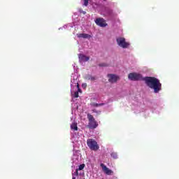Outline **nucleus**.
Listing matches in <instances>:
<instances>
[{
    "instance_id": "1",
    "label": "nucleus",
    "mask_w": 179,
    "mask_h": 179,
    "mask_svg": "<svg viewBox=\"0 0 179 179\" xmlns=\"http://www.w3.org/2000/svg\"><path fill=\"white\" fill-rule=\"evenodd\" d=\"M128 79L133 82L138 80L145 82V85H147L150 89L154 90V93H159V92L162 90V83L160 80L155 77H143L142 74L138 73H130L128 75Z\"/></svg>"
},
{
    "instance_id": "2",
    "label": "nucleus",
    "mask_w": 179,
    "mask_h": 179,
    "mask_svg": "<svg viewBox=\"0 0 179 179\" xmlns=\"http://www.w3.org/2000/svg\"><path fill=\"white\" fill-rule=\"evenodd\" d=\"M87 117L89 121L87 128H89V129H96V128L99 127V123H97L96 119H94V117H93V115L90 113H88Z\"/></svg>"
},
{
    "instance_id": "3",
    "label": "nucleus",
    "mask_w": 179,
    "mask_h": 179,
    "mask_svg": "<svg viewBox=\"0 0 179 179\" xmlns=\"http://www.w3.org/2000/svg\"><path fill=\"white\" fill-rule=\"evenodd\" d=\"M87 145L91 150H99V144H97V142L94 139H88L87 140Z\"/></svg>"
},
{
    "instance_id": "4",
    "label": "nucleus",
    "mask_w": 179,
    "mask_h": 179,
    "mask_svg": "<svg viewBox=\"0 0 179 179\" xmlns=\"http://www.w3.org/2000/svg\"><path fill=\"white\" fill-rule=\"evenodd\" d=\"M116 41L119 47L122 48H128L129 47V43L125 41V38L119 37L116 39Z\"/></svg>"
},
{
    "instance_id": "5",
    "label": "nucleus",
    "mask_w": 179,
    "mask_h": 179,
    "mask_svg": "<svg viewBox=\"0 0 179 179\" xmlns=\"http://www.w3.org/2000/svg\"><path fill=\"white\" fill-rule=\"evenodd\" d=\"M108 78L110 83H117V81L120 80V77L115 74H108Z\"/></svg>"
},
{
    "instance_id": "6",
    "label": "nucleus",
    "mask_w": 179,
    "mask_h": 179,
    "mask_svg": "<svg viewBox=\"0 0 179 179\" xmlns=\"http://www.w3.org/2000/svg\"><path fill=\"white\" fill-rule=\"evenodd\" d=\"M95 23L96 24H97V26H100V27H106V26H107V23H106V20H104V19L103 18H97L95 20Z\"/></svg>"
},
{
    "instance_id": "7",
    "label": "nucleus",
    "mask_w": 179,
    "mask_h": 179,
    "mask_svg": "<svg viewBox=\"0 0 179 179\" xmlns=\"http://www.w3.org/2000/svg\"><path fill=\"white\" fill-rule=\"evenodd\" d=\"M101 167H102V170L105 174H107V176H111L113 174V171L108 169L104 164H101Z\"/></svg>"
},
{
    "instance_id": "8",
    "label": "nucleus",
    "mask_w": 179,
    "mask_h": 179,
    "mask_svg": "<svg viewBox=\"0 0 179 179\" xmlns=\"http://www.w3.org/2000/svg\"><path fill=\"white\" fill-rule=\"evenodd\" d=\"M78 58H79L80 61H81L82 62H87V61H89V59H90V57H89L83 54H80L78 56Z\"/></svg>"
},
{
    "instance_id": "9",
    "label": "nucleus",
    "mask_w": 179,
    "mask_h": 179,
    "mask_svg": "<svg viewBox=\"0 0 179 179\" xmlns=\"http://www.w3.org/2000/svg\"><path fill=\"white\" fill-rule=\"evenodd\" d=\"M77 37H78V38H92V36L88 34H78Z\"/></svg>"
},
{
    "instance_id": "10",
    "label": "nucleus",
    "mask_w": 179,
    "mask_h": 179,
    "mask_svg": "<svg viewBox=\"0 0 179 179\" xmlns=\"http://www.w3.org/2000/svg\"><path fill=\"white\" fill-rule=\"evenodd\" d=\"M85 78L87 79V80H91L92 82H94V80H96V79H97L96 77L92 76L90 75L87 76Z\"/></svg>"
},
{
    "instance_id": "11",
    "label": "nucleus",
    "mask_w": 179,
    "mask_h": 179,
    "mask_svg": "<svg viewBox=\"0 0 179 179\" xmlns=\"http://www.w3.org/2000/svg\"><path fill=\"white\" fill-rule=\"evenodd\" d=\"M71 129H73V131H78V124L77 123H73L71 125Z\"/></svg>"
},
{
    "instance_id": "12",
    "label": "nucleus",
    "mask_w": 179,
    "mask_h": 179,
    "mask_svg": "<svg viewBox=\"0 0 179 179\" xmlns=\"http://www.w3.org/2000/svg\"><path fill=\"white\" fill-rule=\"evenodd\" d=\"M111 157H113V159H117L118 158V155H117V153L113 152L111 154Z\"/></svg>"
},
{
    "instance_id": "13",
    "label": "nucleus",
    "mask_w": 179,
    "mask_h": 179,
    "mask_svg": "<svg viewBox=\"0 0 179 179\" xmlns=\"http://www.w3.org/2000/svg\"><path fill=\"white\" fill-rule=\"evenodd\" d=\"M83 169H85V164H80L78 169H77V170L80 171V170H83Z\"/></svg>"
},
{
    "instance_id": "14",
    "label": "nucleus",
    "mask_w": 179,
    "mask_h": 179,
    "mask_svg": "<svg viewBox=\"0 0 179 179\" xmlns=\"http://www.w3.org/2000/svg\"><path fill=\"white\" fill-rule=\"evenodd\" d=\"M90 106H92V107H99V103L92 102L90 103Z\"/></svg>"
},
{
    "instance_id": "15",
    "label": "nucleus",
    "mask_w": 179,
    "mask_h": 179,
    "mask_svg": "<svg viewBox=\"0 0 179 179\" xmlns=\"http://www.w3.org/2000/svg\"><path fill=\"white\" fill-rule=\"evenodd\" d=\"M74 97L75 99H78V97H79V92H74Z\"/></svg>"
},
{
    "instance_id": "16",
    "label": "nucleus",
    "mask_w": 179,
    "mask_h": 179,
    "mask_svg": "<svg viewBox=\"0 0 179 179\" xmlns=\"http://www.w3.org/2000/svg\"><path fill=\"white\" fill-rule=\"evenodd\" d=\"M73 176H79V171L78 169H76V171L74 172V173H73Z\"/></svg>"
},
{
    "instance_id": "17",
    "label": "nucleus",
    "mask_w": 179,
    "mask_h": 179,
    "mask_svg": "<svg viewBox=\"0 0 179 179\" xmlns=\"http://www.w3.org/2000/svg\"><path fill=\"white\" fill-rule=\"evenodd\" d=\"M89 5V0H84V6H87Z\"/></svg>"
},
{
    "instance_id": "18",
    "label": "nucleus",
    "mask_w": 179,
    "mask_h": 179,
    "mask_svg": "<svg viewBox=\"0 0 179 179\" xmlns=\"http://www.w3.org/2000/svg\"><path fill=\"white\" fill-rule=\"evenodd\" d=\"M82 87H83V89H86V87H87V84L83 83V84L82 85Z\"/></svg>"
},
{
    "instance_id": "19",
    "label": "nucleus",
    "mask_w": 179,
    "mask_h": 179,
    "mask_svg": "<svg viewBox=\"0 0 179 179\" xmlns=\"http://www.w3.org/2000/svg\"><path fill=\"white\" fill-rule=\"evenodd\" d=\"M101 106H104V103H98V107H101Z\"/></svg>"
},
{
    "instance_id": "20",
    "label": "nucleus",
    "mask_w": 179,
    "mask_h": 179,
    "mask_svg": "<svg viewBox=\"0 0 179 179\" xmlns=\"http://www.w3.org/2000/svg\"><path fill=\"white\" fill-rule=\"evenodd\" d=\"M99 66H106V65L104 64H99Z\"/></svg>"
},
{
    "instance_id": "21",
    "label": "nucleus",
    "mask_w": 179,
    "mask_h": 179,
    "mask_svg": "<svg viewBox=\"0 0 179 179\" xmlns=\"http://www.w3.org/2000/svg\"><path fill=\"white\" fill-rule=\"evenodd\" d=\"M77 87H78V89H80L78 83H77Z\"/></svg>"
},
{
    "instance_id": "22",
    "label": "nucleus",
    "mask_w": 179,
    "mask_h": 179,
    "mask_svg": "<svg viewBox=\"0 0 179 179\" xmlns=\"http://www.w3.org/2000/svg\"><path fill=\"white\" fill-rule=\"evenodd\" d=\"M78 92H82V90H80V88H78Z\"/></svg>"
},
{
    "instance_id": "23",
    "label": "nucleus",
    "mask_w": 179,
    "mask_h": 179,
    "mask_svg": "<svg viewBox=\"0 0 179 179\" xmlns=\"http://www.w3.org/2000/svg\"><path fill=\"white\" fill-rule=\"evenodd\" d=\"M72 179H76V177H74V176H73Z\"/></svg>"
},
{
    "instance_id": "24",
    "label": "nucleus",
    "mask_w": 179,
    "mask_h": 179,
    "mask_svg": "<svg viewBox=\"0 0 179 179\" xmlns=\"http://www.w3.org/2000/svg\"><path fill=\"white\" fill-rule=\"evenodd\" d=\"M84 15L86 13V12H83Z\"/></svg>"
},
{
    "instance_id": "25",
    "label": "nucleus",
    "mask_w": 179,
    "mask_h": 179,
    "mask_svg": "<svg viewBox=\"0 0 179 179\" xmlns=\"http://www.w3.org/2000/svg\"><path fill=\"white\" fill-rule=\"evenodd\" d=\"M103 1H107V0H103Z\"/></svg>"
}]
</instances>
